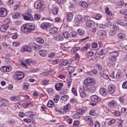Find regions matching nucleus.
<instances>
[{"label": "nucleus", "mask_w": 127, "mask_h": 127, "mask_svg": "<svg viewBox=\"0 0 127 127\" xmlns=\"http://www.w3.org/2000/svg\"><path fill=\"white\" fill-rule=\"evenodd\" d=\"M34 29V28L29 24H24L21 28V30L23 33L28 34Z\"/></svg>", "instance_id": "1"}, {"label": "nucleus", "mask_w": 127, "mask_h": 127, "mask_svg": "<svg viewBox=\"0 0 127 127\" xmlns=\"http://www.w3.org/2000/svg\"><path fill=\"white\" fill-rule=\"evenodd\" d=\"M93 54L94 53L93 52H90L87 53L86 55L88 57H91L93 55Z\"/></svg>", "instance_id": "57"}, {"label": "nucleus", "mask_w": 127, "mask_h": 127, "mask_svg": "<svg viewBox=\"0 0 127 127\" xmlns=\"http://www.w3.org/2000/svg\"><path fill=\"white\" fill-rule=\"evenodd\" d=\"M119 12L120 14H123L125 15L127 13V10L125 9H120Z\"/></svg>", "instance_id": "38"}, {"label": "nucleus", "mask_w": 127, "mask_h": 127, "mask_svg": "<svg viewBox=\"0 0 127 127\" xmlns=\"http://www.w3.org/2000/svg\"><path fill=\"white\" fill-rule=\"evenodd\" d=\"M47 92L49 95H51L53 94L54 90L51 88H49L47 89Z\"/></svg>", "instance_id": "33"}, {"label": "nucleus", "mask_w": 127, "mask_h": 127, "mask_svg": "<svg viewBox=\"0 0 127 127\" xmlns=\"http://www.w3.org/2000/svg\"><path fill=\"white\" fill-rule=\"evenodd\" d=\"M11 68L9 66H3L0 68L1 70L3 72H8L11 71Z\"/></svg>", "instance_id": "12"}, {"label": "nucleus", "mask_w": 127, "mask_h": 127, "mask_svg": "<svg viewBox=\"0 0 127 127\" xmlns=\"http://www.w3.org/2000/svg\"><path fill=\"white\" fill-rule=\"evenodd\" d=\"M90 98L92 100L94 101H99L101 100L100 97L95 95L91 96L90 97Z\"/></svg>", "instance_id": "17"}, {"label": "nucleus", "mask_w": 127, "mask_h": 127, "mask_svg": "<svg viewBox=\"0 0 127 127\" xmlns=\"http://www.w3.org/2000/svg\"><path fill=\"white\" fill-rule=\"evenodd\" d=\"M99 93L101 95L104 96L106 95L107 94L106 89L103 88H101L100 89Z\"/></svg>", "instance_id": "20"}, {"label": "nucleus", "mask_w": 127, "mask_h": 127, "mask_svg": "<svg viewBox=\"0 0 127 127\" xmlns=\"http://www.w3.org/2000/svg\"><path fill=\"white\" fill-rule=\"evenodd\" d=\"M26 63L29 66H32L36 64L35 61H33L31 59H26L24 62H21V64L26 67H27V65L25 63Z\"/></svg>", "instance_id": "4"}, {"label": "nucleus", "mask_w": 127, "mask_h": 127, "mask_svg": "<svg viewBox=\"0 0 127 127\" xmlns=\"http://www.w3.org/2000/svg\"><path fill=\"white\" fill-rule=\"evenodd\" d=\"M63 85V84L62 83H57L55 85V88L57 91H60L62 89Z\"/></svg>", "instance_id": "15"}, {"label": "nucleus", "mask_w": 127, "mask_h": 127, "mask_svg": "<svg viewBox=\"0 0 127 127\" xmlns=\"http://www.w3.org/2000/svg\"><path fill=\"white\" fill-rule=\"evenodd\" d=\"M40 27L42 29L46 30L51 26V24L48 23H43L41 25Z\"/></svg>", "instance_id": "9"}, {"label": "nucleus", "mask_w": 127, "mask_h": 127, "mask_svg": "<svg viewBox=\"0 0 127 127\" xmlns=\"http://www.w3.org/2000/svg\"><path fill=\"white\" fill-rule=\"evenodd\" d=\"M24 19L26 20L29 21H33L34 19L31 15H29L26 16H24L23 17Z\"/></svg>", "instance_id": "21"}, {"label": "nucleus", "mask_w": 127, "mask_h": 127, "mask_svg": "<svg viewBox=\"0 0 127 127\" xmlns=\"http://www.w3.org/2000/svg\"><path fill=\"white\" fill-rule=\"evenodd\" d=\"M89 114L90 115L92 116L95 115L96 114L95 110L93 109L89 111Z\"/></svg>", "instance_id": "43"}, {"label": "nucleus", "mask_w": 127, "mask_h": 127, "mask_svg": "<svg viewBox=\"0 0 127 127\" xmlns=\"http://www.w3.org/2000/svg\"><path fill=\"white\" fill-rule=\"evenodd\" d=\"M105 12L107 15L109 16H111L112 15V13L109 10V8L108 7H106L105 9Z\"/></svg>", "instance_id": "35"}, {"label": "nucleus", "mask_w": 127, "mask_h": 127, "mask_svg": "<svg viewBox=\"0 0 127 127\" xmlns=\"http://www.w3.org/2000/svg\"><path fill=\"white\" fill-rule=\"evenodd\" d=\"M84 84L88 86H94L95 83V79L89 77L84 81Z\"/></svg>", "instance_id": "2"}, {"label": "nucleus", "mask_w": 127, "mask_h": 127, "mask_svg": "<svg viewBox=\"0 0 127 127\" xmlns=\"http://www.w3.org/2000/svg\"><path fill=\"white\" fill-rule=\"evenodd\" d=\"M122 87L124 89L126 88L127 87V81L124 83L122 85Z\"/></svg>", "instance_id": "64"}, {"label": "nucleus", "mask_w": 127, "mask_h": 127, "mask_svg": "<svg viewBox=\"0 0 127 127\" xmlns=\"http://www.w3.org/2000/svg\"><path fill=\"white\" fill-rule=\"evenodd\" d=\"M8 25H5V24H3L0 27V30L2 32H5L8 29Z\"/></svg>", "instance_id": "19"}, {"label": "nucleus", "mask_w": 127, "mask_h": 127, "mask_svg": "<svg viewBox=\"0 0 127 127\" xmlns=\"http://www.w3.org/2000/svg\"><path fill=\"white\" fill-rule=\"evenodd\" d=\"M73 15L71 13H69L67 15V20L68 21H70L72 20Z\"/></svg>", "instance_id": "28"}, {"label": "nucleus", "mask_w": 127, "mask_h": 127, "mask_svg": "<svg viewBox=\"0 0 127 127\" xmlns=\"http://www.w3.org/2000/svg\"><path fill=\"white\" fill-rule=\"evenodd\" d=\"M71 108V106L70 104L68 103L64 107V110L65 112H67Z\"/></svg>", "instance_id": "27"}, {"label": "nucleus", "mask_w": 127, "mask_h": 127, "mask_svg": "<svg viewBox=\"0 0 127 127\" xmlns=\"http://www.w3.org/2000/svg\"><path fill=\"white\" fill-rule=\"evenodd\" d=\"M36 40L37 42L40 43L42 44L44 42V40L41 38H37L36 39Z\"/></svg>", "instance_id": "44"}, {"label": "nucleus", "mask_w": 127, "mask_h": 127, "mask_svg": "<svg viewBox=\"0 0 127 127\" xmlns=\"http://www.w3.org/2000/svg\"><path fill=\"white\" fill-rule=\"evenodd\" d=\"M82 6L84 8H86L88 7V5L86 2L84 1H82L81 3Z\"/></svg>", "instance_id": "41"}, {"label": "nucleus", "mask_w": 127, "mask_h": 127, "mask_svg": "<svg viewBox=\"0 0 127 127\" xmlns=\"http://www.w3.org/2000/svg\"><path fill=\"white\" fill-rule=\"evenodd\" d=\"M54 39L56 41H62L64 39L63 36L60 34H55L54 36Z\"/></svg>", "instance_id": "10"}, {"label": "nucleus", "mask_w": 127, "mask_h": 127, "mask_svg": "<svg viewBox=\"0 0 127 127\" xmlns=\"http://www.w3.org/2000/svg\"><path fill=\"white\" fill-rule=\"evenodd\" d=\"M110 111L111 113H113L115 116H119L120 115V112L118 111L114 110L112 109H110Z\"/></svg>", "instance_id": "29"}, {"label": "nucleus", "mask_w": 127, "mask_h": 127, "mask_svg": "<svg viewBox=\"0 0 127 127\" xmlns=\"http://www.w3.org/2000/svg\"><path fill=\"white\" fill-rule=\"evenodd\" d=\"M49 71L45 72L40 74L44 76H47L49 74Z\"/></svg>", "instance_id": "61"}, {"label": "nucleus", "mask_w": 127, "mask_h": 127, "mask_svg": "<svg viewBox=\"0 0 127 127\" xmlns=\"http://www.w3.org/2000/svg\"><path fill=\"white\" fill-rule=\"evenodd\" d=\"M85 21L86 23L89 21L91 20H90V17L87 16H86L84 18Z\"/></svg>", "instance_id": "63"}, {"label": "nucleus", "mask_w": 127, "mask_h": 127, "mask_svg": "<svg viewBox=\"0 0 127 127\" xmlns=\"http://www.w3.org/2000/svg\"><path fill=\"white\" fill-rule=\"evenodd\" d=\"M0 102L2 103L1 105L3 107H5L6 104L8 103V101L6 99H2L0 100Z\"/></svg>", "instance_id": "22"}, {"label": "nucleus", "mask_w": 127, "mask_h": 127, "mask_svg": "<svg viewBox=\"0 0 127 127\" xmlns=\"http://www.w3.org/2000/svg\"><path fill=\"white\" fill-rule=\"evenodd\" d=\"M72 62V60L71 59L68 61L66 60H64L61 62L60 65L62 66H68L71 64Z\"/></svg>", "instance_id": "7"}, {"label": "nucleus", "mask_w": 127, "mask_h": 127, "mask_svg": "<svg viewBox=\"0 0 127 127\" xmlns=\"http://www.w3.org/2000/svg\"><path fill=\"white\" fill-rule=\"evenodd\" d=\"M24 76V74L21 72L16 71L14 75V78L17 81L20 80L23 78Z\"/></svg>", "instance_id": "5"}, {"label": "nucleus", "mask_w": 127, "mask_h": 127, "mask_svg": "<svg viewBox=\"0 0 127 127\" xmlns=\"http://www.w3.org/2000/svg\"><path fill=\"white\" fill-rule=\"evenodd\" d=\"M95 87L94 86H88L87 87L86 90L88 93H93L95 91Z\"/></svg>", "instance_id": "8"}, {"label": "nucleus", "mask_w": 127, "mask_h": 127, "mask_svg": "<svg viewBox=\"0 0 127 127\" xmlns=\"http://www.w3.org/2000/svg\"><path fill=\"white\" fill-rule=\"evenodd\" d=\"M125 34L123 33H119L118 35V36L119 38L120 39H122L125 37Z\"/></svg>", "instance_id": "49"}, {"label": "nucleus", "mask_w": 127, "mask_h": 127, "mask_svg": "<svg viewBox=\"0 0 127 127\" xmlns=\"http://www.w3.org/2000/svg\"><path fill=\"white\" fill-rule=\"evenodd\" d=\"M58 9L57 7H54L53 10V14L54 15H57L58 13Z\"/></svg>", "instance_id": "42"}, {"label": "nucleus", "mask_w": 127, "mask_h": 127, "mask_svg": "<svg viewBox=\"0 0 127 127\" xmlns=\"http://www.w3.org/2000/svg\"><path fill=\"white\" fill-rule=\"evenodd\" d=\"M67 70L70 73H72L74 71V68L72 67H69Z\"/></svg>", "instance_id": "62"}, {"label": "nucleus", "mask_w": 127, "mask_h": 127, "mask_svg": "<svg viewBox=\"0 0 127 127\" xmlns=\"http://www.w3.org/2000/svg\"><path fill=\"white\" fill-rule=\"evenodd\" d=\"M63 34L65 38L66 39H68V38L69 36V35L68 34V32H64L63 33Z\"/></svg>", "instance_id": "45"}, {"label": "nucleus", "mask_w": 127, "mask_h": 127, "mask_svg": "<svg viewBox=\"0 0 127 127\" xmlns=\"http://www.w3.org/2000/svg\"><path fill=\"white\" fill-rule=\"evenodd\" d=\"M55 53L54 52H51L49 53L48 57L49 58H52L55 56Z\"/></svg>", "instance_id": "50"}, {"label": "nucleus", "mask_w": 127, "mask_h": 127, "mask_svg": "<svg viewBox=\"0 0 127 127\" xmlns=\"http://www.w3.org/2000/svg\"><path fill=\"white\" fill-rule=\"evenodd\" d=\"M72 92L75 96H76L77 95V91L75 88L73 87L72 89Z\"/></svg>", "instance_id": "55"}, {"label": "nucleus", "mask_w": 127, "mask_h": 127, "mask_svg": "<svg viewBox=\"0 0 127 127\" xmlns=\"http://www.w3.org/2000/svg\"><path fill=\"white\" fill-rule=\"evenodd\" d=\"M10 20L9 18H7L5 19L3 22V24H5V25H8V24L10 23Z\"/></svg>", "instance_id": "52"}, {"label": "nucleus", "mask_w": 127, "mask_h": 127, "mask_svg": "<svg viewBox=\"0 0 127 127\" xmlns=\"http://www.w3.org/2000/svg\"><path fill=\"white\" fill-rule=\"evenodd\" d=\"M69 98V96L67 95H65L62 96L61 98V100L63 102L66 101Z\"/></svg>", "instance_id": "34"}, {"label": "nucleus", "mask_w": 127, "mask_h": 127, "mask_svg": "<svg viewBox=\"0 0 127 127\" xmlns=\"http://www.w3.org/2000/svg\"><path fill=\"white\" fill-rule=\"evenodd\" d=\"M7 12L5 8H0V17H5L7 14Z\"/></svg>", "instance_id": "6"}, {"label": "nucleus", "mask_w": 127, "mask_h": 127, "mask_svg": "<svg viewBox=\"0 0 127 127\" xmlns=\"http://www.w3.org/2000/svg\"><path fill=\"white\" fill-rule=\"evenodd\" d=\"M94 23L92 21H89L86 23V26L88 27H90L94 25Z\"/></svg>", "instance_id": "30"}, {"label": "nucleus", "mask_w": 127, "mask_h": 127, "mask_svg": "<svg viewBox=\"0 0 127 127\" xmlns=\"http://www.w3.org/2000/svg\"><path fill=\"white\" fill-rule=\"evenodd\" d=\"M78 34L80 35H83L84 33V31L83 30L81 29H78Z\"/></svg>", "instance_id": "51"}, {"label": "nucleus", "mask_w": 127, "mask_h": 127, "mask_svg": "<svg viewBox=\"0 0 127 127\" xmlns=\"http://www.w3.org/2000/svg\"><path fill=\"white\" fill-rule=\"evenodd\" d=\"M97 70L95 69H94L92 71H90L89 72V74L90 75H92V74H97Z\"/></svg>", "instance_id": "47"}, {"label": "nucleus", "mask_w": 127, "mask_h": 127, "mask_svg": "<svg viewBox=\"0 0 127 127\" xmlns=\"http://www.w3.org/2000/svg\"><path fill=\"white\" fill-rule=\"evenodd\" d=\"M119 52L118 51L112 52L110 53V56L109 57V60L111 62H114L117 59V57L118 56Z\"/></svg>", "instance_id": "3"}, {"label": "nucleus", "mask_w": 127, "mask_h": 127, "mask_svg": "<svg viewBox=\"0 0 127 127\" xmlns=\"http://www.w3.org/2000/svg\"><path fill=\"white\" fill-rule=\"evenodd\" d=\"M116 33V32L115 31L111 30L109 32V34L110 36H112L114 35Z\"/></svg>", "instance_id": "59"}, {"label": "nucleus", "mask_w": 127, "mask_h": 127, "mask_svg": "<svg viewBox=\"0 0 127 127\" xmlns=\"http://www.w3.org/2000/svg\"><path fill=\"white\" fill-rule=\"evenodd\" d=\"M82 19V17L80 15H76L75 18V22H79Z\"/></svg>", "instance_id": "25"}, {"label": "nucleus", "mask_w": 127, "mask_h": 127, "mask_svg": "<svg viewBox=\"0 0 127 127\" xmlns=\"http://www.w3.org/2000/svg\"><path fill=\"white\" fill-rule=\"evenodd\" d=\"M80 48L79 47H76L73 48L71 50V53L72 54H74L75 53L79 50Z\"/></svg>", "instance_id": "40"}, {"label": "nucleus", "mask_w": 127, "mask_h": 127, "mask_svg": "<svg viewBox=\"0 0 127 127\" xmlns=\"http://www.w3.org/2000/svg\"><path fill=\"white\" fill-rule=\"evenodd\" d=\"M38 53L40 56L42 57H45L47 54L46 51L44 50H40L39 51Z\"/></svg>", "instance_id": "18"}, {"label": "nucleus", "mask_w": 127, "mask_h": 127, "mask_svg": "<svg viewBox=\"0 0 127 127\" xmlns=\"http://www.w3.org/2000/svg\"><path fill=\"white\" fill-rule=\"evenodd\" d=\"M108 106L111 108H115L117 106V103L116 101L112 100L108 103Z\"/></svg>", "instance_id": "11"}, {"label": "nucleus", "mask_w": 127, "mask_h": 127, "mask_svg": "<svg viewBox=\"0 0 127 127\" xmlns=\"http://www.w3.org/2000/svg\"><path fill=\"white\" fill-rule=\"evenodd\" d=\"M77 35V34L75 32L73 31L70 33V35L73 38L76 37Z\"/></svg>", "instance_id": "48"}, {"label": "nucleus", "mask_w": 127, "mask_h": 127, "mask_svg": "<svg viewBox=\"0 0 127 127\" xmlns=\"http://www.w3.org/2000/svg\"><path fill=\"white\" fill-rule=\"evenodd\" d=\"M26 45L23 46L21 48V51L22 52H24L25 51H27V49Z\"/></svg>", "instance_id": "58"}, {"label": "nucleus", "mask_w": 127, "mask_h": 127, "mask_svg": "<svg viewBox=\"0 0 127 127\" xmlns=\"http://www.w3.org/2000/svg\"><path fill=\"white\" fill-rule=\"evenodd\" d=\"M20 15V14L19 13H16L12 15V17L14 19L18 18Z\"/></svg>", "instance_id": "39"}, {"label": "nucleus", "mask_w": 127, "mask_h": 127, "mask_svg": "<svg viewBox=\"0 0 127 127\" xmlns=\"http://www.w3.org/2000/svg\"><path fill=\"white\" fill-rule=\"evenodd\" d=\"M20 44V43L18 41L13 42L12 43V45L14 47H18Z\"/></svg>", "instance_id": "46"}, {"label": "nucleus", "mask_w": 127, "mask_h": 127, "mask_svg": "<svg viewBox=\"0 0 127 127\" xmlns=\"http://www.w3.org/2000/svg\"><path fill=\"white\" fill-rule=\"evenodd\" d=\"M29 83L26 82H24V83L23 89L25 90H27L29 88Z\"/></svg>", "instance_id": "37"}, {"label": "nucleus", "mask_w": 127, "mask_h": 127, "mask_svg": "<svg viewBox=\"0 0 127 127\" xmlns=\"http://www.w3.org/2000/svg\"><path fill=\"white\" fill-rule=\"evenodd\" d=\"M58 28L56 27H53L49 30V32L51 34L55 33L58 31Z\"/></svg>", "instance_id": "23"}, {"label": "nucleus", "mask_w": 127, "mask_h": 127, "mask_svg": "<svg viewBox=\"0 0 127 127\" xmlns=\"http://www.w3.org/2000/svg\"><path fill=\"white\" fill-rule=\"evenodd\" d=\"M31 45L32 47H34L36 49H38L39 46L38 45H36L35 43H31Z\"/></svg>", "instance_id": "60"}, {"label": "nucleus", "mask_w": 127, "mask_h": 127, "mask_svg": "<svg viewBox=\"0 0 127 127\" xmlns=\"http://www.w3.org/2000/svg\"><path fill=\"white\" fill-rule=\"evenodd\" d=\"M97 34L99 36L103 35L106 36L107 34L106 32L104 30L98 31L97 32Z\"/></svg>", "instance_id": "24"}, {"label": "nucleus", "mask_w": 127, "mask_h": 127, "mask_svg": "<svg viewBox=\"0 0 127 127\" xmlns=\"http://www.w3.org/2000/svg\"><path fill=\"white\" fill-rule=\"evenodd\" d=\"M59 99V95H56L53 99V100L56 103L58 102V100Z\"/></svg>", "instance_id": "56"}, {"label": "nucleus", "mask_w": 127, "mask_h": 127, "mask_svg": "<svg viewBox=\"0 0 127 127\" xmlns=\"http://www.w3.org/2000/svg\"><path fill=\"white\" fill-rule=\"evenodd\" d=\"M54 102L52 100H50L48 101L47 106L49 107H53L54 106Z\"/></svg>", "instance_id": "31"}, {"label": "nucleus", "mask_w": 127, "mask_h": 127, "mask_svg": "<svg viewBox=\"0 0 127 127\" xmlns=\"http://www.w3.org/2000/svg\"><path fill=\"white\" fill-rule=\"evenodd\" d=\"M99 72L101 76L104 79H107L109 78L108 75L104 73L103 70H100Z\"/></svg>", "instance_id": "16"}, {"label": "nucleus", "mask_w": 127, "mask_h": 127, "mask_svg": "<svg viewBox=\"0 0 127 127\" xmlns=\"http://www.w3.org/2000/svg\"><path fill=\"white\" fill-rule=\"evenodd\" d=\"M49 82V80H45L42 82L41 84L44 86H46L47 85Z\"/></svg>", "instance_id": "53"}, {"label": "nucleus", "mask_w": 127, "mask_h": 127, "mask_svg": "<svg viewBox=\"0 0 127 127\" xmlns=\"http://www.w3.org/2000/svg\"><path fill=\"white\" fill-rule=\"evenodd\" d=\"M27 49V51L28 52H31L32 50V47L30 46H28L26 45Z\"/></svg>", "instance_id": "54"}, {"label": "nucleus", "mask_w": 127, "mask_h": 127, "mask_svg": "<svg viewBox=\"0 0 127 127\" xmlns=\"http://www.w3.org/2000/svg\"><path fill=\"white\" fill-rule=\"evenodd\" d=\"M80 96L82 97H84L86 95L84 90L80 89L79 91Z\"/></svg>", "instance_id": "26"}, {"label": "nucleus", "mask_w": 127, "mask_h": 127, "mask_svg": "<svg viewBox=\"0 0 127 127\" xmlns=\"http://www.w3.org/2000/svg\"><path fill=\"white\" fill-rule=\"evenodd\" d=\"M115 86L113 85H110L108 87V91L110 94H112L114 92Z\"/></svg>", "instance_id": "14"}, {"label": "nucleus", "mask_w": 127, "mask_h": 127, "mask_svg": "<svg viewBox=\"0 0 127 127\" xmlns=\"http://www.w3.org/2000/svg\"><path fill=\"white\" fill-rule=\"evenodd\" d=\"M43 4V2L40 1H36L34 4L35 8L37 9L40 8Z\"/></svg>", "instance_id": "13"}, {"label": "nucleus", "mask_w": 127, "mask_h": 127, "mask_svg": "<svg viewBox=\"0 0 127 127\" xmlns=\"http://www.w3.org/2000/svg\"><path fill=\"white\" fill-rule=\"evenodd\" d=\"M65 76L63 74H61L58 77V79L60 81H63L65 79Z\"/></svg>", "instance_id": "32"}, {"label": "nucleus", "mask_w": 127, "mask_h": 127, "mask_svg": "<svg viewBox=\"0 0 127 127\" xmlns=\"http://www.w3.org/2000/svg\"><path fill=\"white\" fill-rule=\"evenodd\" d=\"M10 99L12 101H17L20 99V98L18 96H15L11 97Z\"/></svg>", "instance_id": "36"}]
</instances>
